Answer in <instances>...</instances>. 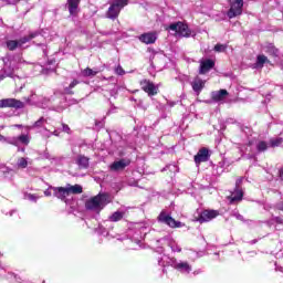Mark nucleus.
Here are the masks:
<instances>
[{"label": "nucleus", "mask_w": 283, "mask_h": 283, "mask_svg": "<svg viewBox=\"0 0 283 283\" xmlns=\"http://www.w3.org/2000/svg\"><path fill=\"white\" fill-rule=\"evenodd\" d=\"M218 216H220V211L206 209L201 211V213L198 217L195 218V222L205 224V222H211V220H216Z\"/></svg>", "instance_id": "nucleus-3"}, {"label": "nucleus", "mask_w": 283, "mask_h": 283, "mask_svg": "<svg viewBox=\"0 0 283 283\" xmlns=\"http://www.w3.org/2000/svg\"><path fill=\"white\" fill-rule=\"evenodd\" d=\"M78 83V80H73L72 83L64 88L65 94H69L70 96L74 95V92L72 90H74V87H76Z\"/></svg>", "instance_id": "nucleus-24"}, {"label": "nucleus", "mask_w": 283, "mask_h": 283, "mask_svg": "<svg viewBox=\"0 0 283 283\" xmlns=\"http://www.w3.org/2000/svg\"><path fill=\"white\" fill-rule=\"evenodd\" d=\"M36 36H39V32H33V33H30L29 35H24V36L20 38L18 40L20 43V48L22 45H25V43H30V41H32V39H36Z\"/></svg>", "instance_id": "nucleus-18"}, {"label": "nucleus", "mask_w": 283, "mask_h": 283, "mask_svg": "<svg viewBox=\"0 0 283 283\" xmlns=\"http://www.w3.org/2000/svg\"><path fill=\"white\" fill-rule=\"evenodd\" d=\"M242 198H244V191H242V189H234V191L228 197V200H230V205H233L234 202L242 201Z\"/></svg>", "instance_id": "nucleus-15"}, {"label": "nucleus", "mask_w": 283, "mask_h": 283, "mask_svg": "<svg viewBox=\"0 0 283 283\" xmlns=\"http://www.w3.org/2000/svg\"><path fill=\"white\" fill-rule=\"evenodd\" d=\"M18 167L20 169H25L28 167V159L23 158V157L19 158L18 159Z\"/></svg>", "instance_id": "nucleus-30"}, {"label": "nucleus", "mask_w": 283, "mask_h": 283, "mask_svg": "<svg viewBox=\"0 0 283 283\" xmlns=\"http://www.w3.org/2000/svg\"><path fill=\"white\" fill-rule=\"evenodd\" d=\"M6 107H10L12 109H23V107H25V104L17 98L0 99V109H4Z\"/></svg>", "instance_id": "nucleus-5"}, {"label": "nucleus", "mask_w": 283, "mask_h": 283, "mask_svg": "<svg viewBox=\"0 0 283 283\" xmlns=\"http://www.w3.org/2000/svg\"><path fill=\"white\" fill-rule=\"evenodd\" d=\"M62 129L65 134H72V129L67 124H62Z\"/></svg>", "instance_id": "nucleus-35"}, {"label": "nucleus", "mask_w": 283, "mask_h": 283, "mask_svg": "<svg viewBox=\"0 0 283 283\" xmlns=\"http://www.w3.org/2000/svg\"><path fill=\"white\" fill-rule=\"evenodd\" d=\"M242 8H244L243 1H234L230 4V9L227 12V17L230 19H235V17H240L242 14Z\"/></svg>", "instance_id": "nucleus-9"}, {"label": "nucleus", "mask_w": 283, "mask_h": 283, "mask_svg": "<svg viewBox=\"0 0 283 283\" xmlns=\"http://www.w3.org/2000/svg\"><path fill=\"white\" fill-rule=\"evenodd\" d=\"M158 36H156V33L154 32H147V33H143L142 35H139V41L142 43H145L146 45H151L154 43H156Z\"/></svg>", "instance_id": "nucleus-12"}, {"label": "nucleus", "mask_w": 283, "mask_h": 283, "mask_svg": "<svg viewBox=\"0 0 283 283\" xmlns=\"http://www.w3.org/2000/svg\"><path fill=\"white\" fill-rule=\"evenodd\" d=\"M216 67V62L211 59L205 60L200 63L199 74H207Z\"/></svg>", "instance_id": "nucleus-11"}, {"label": "nucleus", "mask_w": 283, "mask_h": 283, "mask_svg": "<svg viewBox=\"0 0 283 283\" xmlns=\"http://www.w3.org/2000/svg\"><path fill=\"white\" fill-rule=\"evenodd\" d=\"M158 222H163L170 227V229H180L184 227L182 222L176 221L171 216L167 214V212L161 211L158 216Z\"/></svg>", "instance_id": "nucleus-4"}, {"label": "nucleus", "mask_w": 283, "mask_h": 283, "mask_svg": "<svg viewBox=\"0 0 283 283\" xmlns=\"http://www.w3.org/2000/svg\"><path fill=\"white\" fill-rule=\"evenodd\" d=\"M45 123V118L44 117H41L39 120H36L34 124H33V127H43V124Z\"/></svg>", "instance_id": "nucleus-34"}, {"label": "nucleus", "mask_w": 283, "mask_h": 283, "mask_svg": "<svg viewBox=\"0 0 283 283\" xmlns=\"http://www.w3.org/2000/svg\"><path fill=\"white\" fill-rule=\"evenodd\" d=\"M256 149L260 153L266 151L269 149V145L266 144V142H259V144L256 145Z\"/></svg>", "instance_id": "nucleus-29"}, {"label": "nucleus", "mask_w": 283, "mask_h": 283, "mask_svg": "<svg viewBox=\"0 0 283 283\" xmlns=\"http://www.w3.org/2000/svg\"><path fill=\"white\" fill-rule=\"evenodd\" d=\"M264 63H269V57H266V55H258L256 65L264 67Z\"/></svg>", "instance_id": "nucleus-26"}, {"label": "nucleus", "mask_w": 283, "mask_h": 283, "mask_svg": "<svg viewBox=\"0 0 283 283\" xmlns=\"http://www.w3.org/2000/svg\"><path fill=\"white\" fill-rule=\"evenodd\" d=\"M165 30H171L172 32H176L178 36H184L186 39H189L191 36V30H189V25H187L185 22H175L165 28Z\"/></svg>", "instance_id": "nucleus-2"}, {"label": "nucleus", "mask_w": 283, "mask_h": 283, "mask_svg": "<svg viewBox=\"0 0 283 283\" xmlns=\"http://www.w3.org/2000/svg\"><path fill=\"white\" fill-rule=\"evenodd\" d=\"M6 45L10 52H14V50H17V48H21L19 40H8L6 42Z\"/></svg>", "instance_id": "nucleus-21"}, {"label": "nucleus", "mask_w": 283, "mask_h": 283, "mask_svg": "<svg viewBox=\"0 0 283 283\" xmlns=\"http://www.w3.org/2000/svg\"><path fill=\"white\" fill-rule=\"evenodd\" d=\"M139 85L148 96H156L158 94V87H156V84L154 82L145 78L139 82Z\"/></svg>", "instance_id": "nucleus-8"}, {"label": "nucleus", "mask_w": 283, "mask_h": 283, "mask_svg": "<svg viewBox=\"0 0 283 283\" xmlns=\"http://www.w3.org/2000/svg\"><path fill=\"white\" fill-rule=\"evenodd\" d=\"M82 74L83 76H96V74H98V71H94L90 67H86L83 70Z\"/></svg>", "instance_id": "nucleus-27"}, {"label": "nucleus", "mask_w": 283, "mask_h": 283, "mask_svg": "<svg viewBox=\"0 0 283 283\" xmlns=\"http://www.w3.org/2000/svg\"><path fill=\"white\" fill-rule=\"evenodd\" d=\"M175 269H177V270L184 269V271H187V273H189L191 271V265H189V263H187V262H181V263H177L175 265Z\"/></svg>", "instance_id": "nucleus-25"}, {"label": "nucleus", "mask_w": 283, "mask_h": 283, "mask_svg": "<svg viewBox=\"0 0 283 283\" xmlns=\"http://www.w3.org/2000/svg\"><path fill=\"white\" fill-rule=\"evenodd\" d=\"M76 165L80 169H87V167H90V158L84 155H80L76 159Z\"/></svg>", "instance_id": "nucleus-16"}, {"label": "nucleus", "mask_w": 283, "mask_h": 283, "mask_svg": "<svg viewBox=\"0 0 283 283\" xmlns=\"http://www.w3.org/2000/svg\"><path fill=\"white\" fill-rule=\"evenodd\" d=\"M282 143H283V139L281 137L270 139V146L273 148L280 147Z\"/></svg>", "instance_id": "nucleus-28"}, {"label": "nucleus", "mask_w": 283, "mask_h": 283, "mask_svg": "<svg viewBox=\"0 0 283 283\" xmlns=\"http://www.w3.org/2000/svg\"><path fill=\"white\" fill-rule=\"evenodd\" d=\"M276 209H279V211H283V201L276 203Z\"/></svg>", "instance_id": "nucleus-38"}, {"label": "nucleus", "mask_w": 283, "mask_h": 283, "mask_svg": "<svg viewBox=\"0 0 283 283\" xmlns=\"http://www.w3.org/2000/svg\"><path fill=\"white\" fill-rule=\"evenodd\" d=\"M125 218V212L115 211L112 216L108 217L111 222H120Z\"/></svg>", "instance_id": "nucleus-23"}, {"label": "nucleus", "mask_w": 283, "mask_h": 283, "mask_svg": "<svg viewBox=\"0 0 283 283\" xmlns=\"http://www.w3.org/2000/svg\"><path fill=\"white\" fill-rule=\"evenodd\" d=\"M280 178L283 180V168L280 169Z\"/></svg>", "instance_id": "nucleus-39"}, {"label": "nucleus", "mask_w": 283, "mask_h": 283, "mask_svg": "<svg viewBox=\"0 0 283 283\" xmlns=\"http://www.w3.org/2000/svg\"><path fill=\"white\" fill-rule=\"evenodd\" d=\"M274 222H276V224H283V219L280 218V217H276V218L274 219Z\"/></svg>", "instance_id": "nucleus-37"}, {"label": "nucleus", "mask_w": 283, "mask_h": 283, "mask_svg": "<svg viewBox=\"0 0 283 283\" xmlns=\"http://www.w3.org/2000/svg\"><path fill=\"white\" fill-rule=\"evenodd\" d=\"M109 202H112L109 193L99 192L97 196L85 201V209L87 211H101V209L107 207Z\"/></svg>", "instance_id": "nucleus-1"}, {"label": "nucleus", "mask_w": 283, "mask_h": 283, "mask_svg": "<svg viewBox=\"0 0 283 283\" xmlns=\"http://www.w3.org/2000/svg\"><path fill=\"white\" fill-rule=\"evenodd\" d=\"M205 81L200 80V78H196L192 82V90L193 92H196L197 94H200V92H202V90H205Z\"/></svg>", "instance_id": "nucleus-17"}, {"label": "nucleus", "mask_w": 283, "mask_h": 283, "mask_svg": "<svg viewBox=\"0 0 283 283\" xmlns=\"http://www.w3.org/2000/svg\"><path fill=\"white\" fill-rule=\"evenodd\" d=\"M240 185H242V178L237 179L234 189H242L240 188Z\"/></svg>", "instance_id": "nucleus-36"}, {"label": "nucleus", "mask_w": 283, "mask_h": 283, "mask_svg": "<svg viewBox=\"0 0 283 283\" xmlns=\"http://www.w3.org/2000/svg\"><path fill=\"white\" fill-rule=\"evenodd\" d=\"M2 140H6V137L0 134V143H1Z\"/></svg>", "instance_id": "nucleus-40"}, {"label": "nucleus", "mask_w": 283, "mask_h": 283, "mask_svg": "<svg viewBox=\"0 0 283 283\" xmlns=\"http://www.w3.org/2000/svg\"><path fill=\"white\" fill-rule=\"evenodd\" d=\"M224 50H227V46H224V44H216L214 45V52H224Z\"/></svg>", "instance_id": "nucleus-32"}, {"label": "nucleus", "mask_w": 283, "mask_h": 283, "mask_svg": "<svg viewBox=\"0 0 283 283\" xmlns=\"http://www.w3.org/2000/svg\"><path fill=\"white\" fill-rule=\"evenodd\" d=\"M265 52L270 54V56L277 57L280 55V50L275 48L273 44H268L265 46Z\"/></svg>", "instance_id": "nucleus-22"}, {"label": "nucleus", "mask_w": 283, "mask_h": 283, "mask_svg": "<svg viewBox=\"0 0 283 283\" xmlns=\"http://www.w3.org/2000/svg\"><path fill=\"white\" fill-rule=\"evenodd\" d=\"M115 74H117L118 76L125 75V69H123V66L118 65V66L115 69Z\"/></svg>", "instance_id": "nucleus-33"}, {"label": "nucleus", "mask_w": 283, "mask_h": 283, "mask_svg": "<svg viewBox=\"0 0 283 283\" xmlns=\"http://www.w3.org/2000/svg\"><path fill=\"white\" fill-rule=\"evenodd\" d=\"M44 195H45V196H52V193H50V192H48V191H45Z\"/></svg>", "instance_id": "nucleus-41"}, {"label": "nucleus", "mask_w": 283, "mask_h": 283, "mask_svg": "<svg viewBox=\"0 0 283 283\" xmlns=\"http://www.w3.org/2000/svg\"><path fill=\"white\" fill-rule=\"evenodd\" d=\"M54 196L59 198L60 200H65L67 196H70V188L66 186L65 187H55L53 188Z\"/></svg>", "instance_id": "nucleus-13"}, {"label": "nucleus", "mask_w": 283, "mask_h": 283, "mask_svg": "<svg viewBox=\"0 0 283 283\" xmlns=\"http://www.w3.org/2000/svg\"><path fill=\"white\" fill-rule=\"evenodd\" d=\"M130 161L128 159H119L118 161H114L111 164V171H124L126 167H129Z\"/></svg>", "instance_id": "nucleus-10"}, {"label": "nucleus", "mask_w": 283, "mask_h": 283, "mask_svg": "<svg viewBox=\"0 0 283 283\" xmlns=\"http://www.w3.org/2000/svg\"><path fill=\"white\" fill-rule=\"evenodd\" d=\"M18 140L22 143V145H30V137L28 135H20Z\"/></svg>", "instance_id": "nucleus-31"}, {"label": "nucleus", "mask_w": 283, "mask_h": 283, "mask_svg": "<svg viewBox=\"0 0 283 283\" xmlns=\"http://www.w3.org/2000/svg\"><path fill=\"white\" fill-rule=\"evenodd\" d=\"M15 127H22V125H15Z\"/></svg>", "instance_id": "nucleus-43"}, {"label": "nucleus", "mask_w": 283, "mask_h": 283, "mask_svg": "<svg viewBox=\"0 0 283 283\" xmlns=\"http://www.w3.org/2000/svg\"><path fill=\"white\" fill-rule=\"evenodd\" d=\"M66 187H69V193H73V196H76L78 193H83V186L76 184L74 186L67 184Z\"/></svg>", "instance_id": "nucleus-19"}, {"label": "nucleus", "mask_w": 283, "mask_h": 283, "mask_svg": "<svg viewBox=\"0 0 283 283\" xmlns=\"http://www.w3.org/2000/svg\"><path fill=\"white\" fill-rule=\"evenodd\" d=\"M69 12L73 17H76L78 14V1H70L69 2Z\"/></svg>", "instance_id": "nucleus-20"}, {"label": "nucleus", "mask_w": 283, "mask_h": 283, "mask_svg": "<svg viewBox=\"0 0 283 283\" xmlns=\"http://www.w3.org/2000/svg\"><path fill=\"white\" fill-rule=\"evenodd\" d=\"M10 145H17V143L11 142Z\"/></svg>", "instance_id": "nucleus-42"}, {"label": "nucleus", "mask_w": 283, "mask_h": 283, "mask_svg": "<svg viewBox=\"0 0 283 283\" xmlns=\"http://www.w3.org/2000/svg\"><path fill=\"white\" fill-rule=\"evenodd\" d=\"M229 96V91L221 88L219 91H214L211 93V98L216 103H220V101H224V97Z\"/></svg>", "instance_id": "nucleus-14"}, {"label": "nucleus", "mask_w": 283, "mask_h": 283, "mask_svg": "<svg viewBox=\"0 0 283 283\" xmlns=\"http://www.w3.org/2000/svg\"><path fill=\"white\" fill-rule=\"evenodd\" d=\"M127 6V1H117L111 4L106 12L107 19H118V14H120V9Z\"/></svg>", "instance_id": "nucleus-6"}, {"label": "nucleus", "mask_w": 283, "mask_h": 283, "mask_svg": "<svg viewBox=\"0 0 283 283\" xmlns=\"http://www.w3.org/2000/svg\"><path fill=\"white\" fill-rule=\"evenodd\" d=\"M211 158V153H209V148L202 147L198 150V153L195 155L193 160L195 165L200 166L202 163H209Z\"/></svg>", "instance_id": "nucleus-7"}]
</instances>
